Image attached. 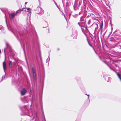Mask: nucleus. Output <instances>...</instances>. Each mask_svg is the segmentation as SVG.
I'll return each instance as SVG.
<instances>
[{"label": "nucleus", "mask_w": 121, "mask_h": 121, "mask_svg": "<svg viewBox=\"0 0 121 121\" xmlns=\"http://www.w3.org/2000/svg\"><path fill=\"white\" fill-rule=\"evenodd\" d=\"M26 9L27 10V11L29 12L30 13H31V9L30 8H26Z\"/></svg>", "instance_id": "nucleus-9"}, {"label": "nucleus", "mask_w": 121, "mask_h": 121, "mask_svg": "<svg viewBox=\"0 0 121 121\" xmlns=\"http://www.w3.org/2000/svg\"><path fill=\"white\" fill-rule=\"evenodd\" d=\"M15 14L14 13H12L9 15V17L10 19L13 18L14 17Z\"/></svg>", "instance_id": "nucleus-5"}, {"label": "nucleus", "mask_w": 121, "mask_h": 121, "mask_svg": "<svg viewBox=\"0 0 121 121\" xmlns=\"http://www.w3.org/2000/svg\"><path fill=\"white\" fill-rule=\"evenodd\" d=\"M27 2H26L25 3V4H27Z\"/></svg>", "instance_id": "nucleus-16"}, {"label": "nucleus", "mask_w": 121, "mask_h": 121, "mask_svg": "<svg viewBox=\"0 0 121 121\" xmlns=\"http://www.w3.org/2000/svg\"><path fill=\"white\" fill-rule=\"evenodd\" d=\"M95 24L97 26V25L96 24Z\"/></svg>", "instance_id": "nucleus-18"}, {"label": "nucleus", "mask_w": 121, "mask_h": 121, "mask_svg": "<svg viewBox=\"0 0 121 121\" xmlns=\"http://www.w3.org/2000/svg\"><path fill=\"white\" fill-rule=\"evenodd\" d=\"M86 95H87V96H88V99H89V95H87V94H86Z\"/></svg>", "instance_id": "nucleus-15"}, {"label": "nucleus", "mask_w": 121, "mask_h": 121, "mask_svg": "<svg viewBox=\"0 0 121 121\" xmlns=\"http://www.w3.org/2000/svg\"><path fill=\"white\" fill-rule=\"evenodd\" d=\"M6 23H7V21H6ZM6 24H7V23H6Z\"/></svg>", "instance_id": "nucleus-17"}, {"label": "nucleus", "mask_w": 121, "mask_h": 121, "mask_svg": "<svg viewBox=\"0 0 121 121\" xmlns=\"http://www.w3.org/2000/svg\"><path fill=\"white\" fill-rule=\"evenodd\" d=\"M26 91L24 88H23L21 91V94L22 95H24L26 93Z\"/></svg>", "instance_id": "nucleus-3"}, {"label": "nucleus", "mask_w": 121, "mask_h": 121, "mask_svg": "<svg viewBox=\"0 0 121 121\" xmlns=\"http://www.w3.org/2000/svg\"><path fill=\"white\" fill-rule=\"evenodd\" d=\"M36 12L37 14L41 15L44 13V11L41 8L39 7L37 8Z\"/></svg>", "instance_id": "nucleus-1"}, {"label": "nucleus", "mask_w": 121, "mask_h": 121, "mask_svg": "<svg viewBox=\"0 0 121 121\" xmlns=\"http://www.w3.org/2000/svg\"><path fill=\"white\" fill-rule=\"evenodd\" d=\"M88 43H89V45L91 46V45L90 44V43H89V42L88 41Z\"/></svg>", "instance_id": "nucleus-14"}, {"label": "nucleus", "mask_w": 121, "mask_h": 121, "mask_svg": "<svg viewBox=\"0 0 121 121\" xmlns=\"http://www.w3.org/2000/svg\"><path fill=\"white\" fill-rule=\"evenodd\" d=\"M9 65L10 67H12V61H9Z\"/></svg>", "instance_id": "nucleus-7"}, {"label": "nucleus", "mask_w": 121, "mask_h": 121, "mask_svg": "<svg viewBox=\"0 0 121 121\" xmlns=\"http://www.w3.org/2000/svg\"><path fill=\"white\" fill-rule=\"evenodd\" d=\"M19 35H18V34H17V36L19 38H20V35L19 34Z\"/></svg>", "instance_id": "nucleus-12"}, {"label": "nucleus", "mask_w": 121, "mask_h": 121, "mask_svg": "<svg viewBox=\"0 0 121 121\" xmlns=\"http://www.w3.org/2000/svg\"><path fill=\"white\" fill-rule=\"evenodd\" d=\"M117 74L118 76V77L120 79V80L121 81V75L118 73H117Z\"/></svg>", "instance_id": "nucleus-6"}, {"label": "nucleus", "mask_w": 121, "mask_h": 121, "mask_svg": "<svg viewBox=\"0 0 121 121\" xmlns=\"http://www.w3.org/2000/svg\"><path fill=\"white\" fill-rule=\"evenodd\" d=\"M48 26V25H47V26Z\"/></svg>", "instance_id": "nucleus-19"}, {"label": "nucleus", "mask_w": 121, "mask_h": 121, "mask_svg": "<svg viewBox=\"0 0 121 121\" xmlns=\"http://www.w3.org/2000/svg\"><path fill=\"white\" fill-rule=\"evenodd\" d=\"M30 20H29L28 21V20H27V24L28 26L30 24Z\"/></svg>", "instance_id": "nucleus-8"}, {"label": "nucleus", "mask_w": 121, "mask_h": 121, "mask_svg": "<svg viewBox=\"0 0 121 121\" xmlns=\"http://www.w3.org/2000/svg\"><path fill=\"white\" fill-rule=\"evenodd\" d=\"M3 66L4 71V72H5V70L6 69V65L5 62H3Z\"/></svg>", "instance_id": "nucleus-4"}, {"label": "nucleus", "mask_w": 121, "mask_h": 121, "mask_svg": "<svg viewBox=\"0 0 121 121\" xmlns=\"http://www.w3.org/2000/svg\"><path fill=\"white\" fill-rule=\"evenodd\" d=\"M32 70L34 82V83H36V78L35 71V69L33 67L32 68Z\"/></svg>", "instance_id": "nucleus-2"}, {"label": "nucleus", "mask_w": 121, "mask_h": 121, "mask_svg": "<svg viewBox=\"0 0 121 121\" xmlns=\"http://www.w3.org/2000/svg\"><path fill=\"white\" fill-rule=\"evenodd\" d=\"M54 2L55 3V4H56V5L57 7L59 9V8L58 7V6L57 5V4L55 2V1H54Z\"/></svg>", "instance_id": "nucleus-13"}, {"label": "nucleus", "mask_w": 121, "mask_h": 121, "mask_svg": "<svg viewBox=\"0 0 121 121\" xmlns=\"http://www.w3.org/2000/svg\"><path fill=\"white\" fill-rule=\"evenodd\" d=\"M91 22V21L90 20H89L88 22V24L89 25H90V23Z\"/></svg>", "instance_id": "nucleus-10"}, {"label": "nucleus", "mask_w": 121, "mask_h": 121, "mask_svg": "<svg viewBox=\"0 0 121 121\" xmlns=\"http://www.w3.org/2000/svg\"><path fill=\"white\" fill-rule=\"evenodd\" d=\"M103 25V23L102 22V23L100 25V27L101 29V28L102 27Z\"/></svg>", "instance_id": "nucleus-11"}]
</instances>
